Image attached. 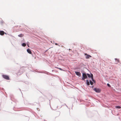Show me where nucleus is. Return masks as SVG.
<instances>
[{
    "mask_svg": "<svg viewBox=\"0 0 121 121\" xmlns=\"http://www.w3.org/2000/svg\"><path fill=\"white\" fill-rule=\"evenodd\" d=\"M93 90L97 93H100V92L101 90L99 88H95L93 89Z\"/></svg>",
    "mask_w": 121,
    "mask_h": 121,
    "instance_id": "obj_1",
    "label": "nucleus"
},
{
    "mask_svg": "<svg viewBox=\"0 0 121 121\" xmlns=\"http://www.w3.org/2000/svg\"><path fill=\"white\" fill-rule=\"evenodd\" d=\"M87 76L85 73H83L82 74V79L84 80L85 79L87 78Z\"/></svg>",
    "mask_w": 121,
    "mask_h": 121,
    "instance_id": "obj_2",
    "label": "nucleus"
},
{
    "mask_svg": "<svg viewBox=\"0 0 121 121\" xmlns=\"http://www.w3.org/2000/svg\"><path fill=\"white\" fill-rule=\"evenodd\" d=\"M2 76L4 78L7 80H9V77L7 75H2Z\"/></svg>",
    "mask_w": 121,
    "mask_h": 121,
    "instance_id": "obj_3",
    "label": "nucleus"
},
{
    "mask_svg": "<svg viewBox=\"0 0 121 121\" xmlns=\"http://www.w3.org/2000/svg\"><path fill=\"white\" fill-rule=\"evenodd\" d=\"M85 55L86 56V59L89 58L90 57H91V56L89 55H88L86 53H85Z\"/></svg>",
    "mask_w": 121,
    "mask_h": 121,
    "instance_id": "obj_4",
    "label": "nucleus"
},
{
    "mask_svg": "<svg viewBox=\"0 0 121 121\" xmlns=\"http://www.w3.org/2000/svg\"><path fill=\"white\" fill-rule=\"evenodd\" d=\"M4 34H6V33H5L3 31L0 30V35H3Z\"/></svg>",
    "mask_w": 121,
    "mask_h": 121,
    "instance_id": "obj_5",
    "label": "nucleus"
},
{
    "mask_svg": "<svg viewBox=\"0 0 121 121\" xmlns=\"http://www.w3.org/2000/svg\"><path fill=\"white\" fill-rule=\"evenodd\" d=\"M75 73L77 75L79 76L81 75V73L80 72L75 71Z\"/></svg>",
    "mask_w": 121,
    "mask_h": 121,
    "instance_id": "obj_6",
    "label": "nucleus"
},
{
    "mask_svg": "<svg viewBox=\"0 0 121 121\" xmlns=\"http://www.w3.org/2000/svg\"><path fill=\"white\" fill-rule=\"evenodd\" d=\"M91 78L92 80V81L94 82H95V81L94 80L93 78V75L92 74H91Z\"/></svg>",
    "mask_w": 121,
    "mask_h": 121,
    "instance_id": "obj_7",
    "label": "nucleus"
},
{
    "mask_svg": "<svg viewBox=\"0 0 121 121\" xmlns=\"http://www.w3.org/2000/svg\"><path fill=\"white\" fill-rule=\"evenodd\" d=\"M27 51L29 53V54H31V51L30 49H27Z\"/></svg>",
    "mask_w": 121,
    "mask_h": 121,
    "instance_id": "obj_8",
    "label": "nucleus"
},
{
    "mask_svg": "<svg viewBox=\"0 0 121 121\" xmlns=\"http://www.w3.org/2000/svg\"><path fill=\"white\" fill-rule=\"evenodd\" d=\"M24 35L23 34H20L19 35H18V36L19 37H22V36H23Z\"/></svg>",
    "mask_w": 121,
    "mask_h": 121,
    "instance_id": "obj_9",
    "label": "nucleus"
},
{
    "mask_svg": "<svg viewBox=\"0 0 121 121\" xmlns=\"http://www.w3.org/2000/svg\"><path fill=\"white\" fill-rule=\"evenodd\" d=\"M86 84L87 85H90L89 82V81L88 80H86Z\"/></svg>",
    "mask_w": 121,
    "mask_h": 121,
    "instance_id": "obj_10",
    "label": "nucleus"
},
{
    "mask_svg": "<svg viewBox=\"0 0 121 121\" xmlns=\"http://www.w3.org/2000/svg\"><path fill=\"white\" fill-rule=\"evenodd\" d=\"M115 108H121V107L120 106H115Z\"/></svg>",
    "mask_w": 121,
    "mask_h": 121,
    "instance_id": "obj_11",
    "label": "nucleus"
},
{
    "mask_svg": "<svg viewBox=\"0 0 121 121\" xmlns=\"http://www.w3.org/2000/svg\"><path fill=\"white\" fill-rule=\"evenodd\" d=\"M91 75H90L89 74H88V73H87V75L88 76V77H89V78H90V77L91 78Z\"/></svg>",
    "mask_w": 121,
    "mask_h": 121,
    "instance_id": "obj_12",
    "label": "nucleus"
},
{
    "mask_svg": "<svg viewBox=\"0 0 121 121\" xmlns=\"http://www.w3.org/2000/svg\"><path fill=\"white\" fill-rule=\"evenodd\" d=\"M22 45L23 47H25L26 46V44L25 43H23L22 44Z\"/></svg>",
    "mask_w": 121,
    "mask_h": 121,
    "instance_id": "obj_13",
    "label": "nucleus"
},
{
    "mask_svg": "<svg viewBox=\"0 0 121 121\" xmlns=\"http://www.w3.org/2000/svg\"><path fill=\"white\" fill-rule=\"evenodd\" d=\"M90 82L91 84V85H92L93 84V83L92 82L91 80L90 81Z\"/></svg>",
    "mask_w": 121,
    "mask_h": 121,
    "instance_id": "obj_14",
    "label": "nucleus"
},
{
    "mask_svg": "<svg viewBox=\"0 0 121 121\" xmlns=\"http://www.w3.org/2000/svg\"><path fill=\"white\" fill-rule=\"evenodd\" d=\"M107 85L108 86H109V87H110V84H109L108 83L107 84Z\"/></svg>",
    "mask_w": 121,
    "mask_h": 121,
    "instance_id": "obj_15",
    "label": "nucleus"
},
{
    "mask_svg": "<svg viewBox=\"0 0 121 121\" xmlns=\"http://www.w3.org/2000/svg\"><path fill=\"white\" fill-rule=\"evenodd\" d=\"M60 69V70H61V69L60 68H58Z\"/></svg>",
    "mask_w": 121,
    "mask_h": 121,
    "instance_id": "obj_16",
    "label": "nucleus"
},
{
    "mask_svg": "<svg viewBox=\"0 0 121 121\" xmlns=\"http://www.w3.org/2000/svg\"><path fill=\"white\" fill-rule=\"evenodd\" d=\"M55 44L56 45H57V43H55Z\"/></svg>",
    "mask_w": 121,
    "mask_h": 121,
    "instance_id": "obj_17",
    "label": "nucleus"
}]
</instances>
